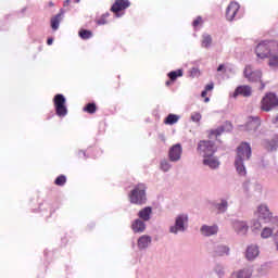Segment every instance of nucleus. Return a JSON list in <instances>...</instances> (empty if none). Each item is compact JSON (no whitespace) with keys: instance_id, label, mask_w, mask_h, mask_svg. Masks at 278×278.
<instances>
[{"instance_id":"obj_53","label":"nucleus","mask_w":278,"mask_h":278,"mask_svg":"<svg viewBox=\"0 0 278 278\" xmlns=\"http://www.w3.org/2000/svg\"><path fill=\"white\" fill-rule=\"evenodd\" d=\"M276 251H278V240L275 241Z\"/></svg>"},{"instance_id":"obj_20","label":"nucleus","mask_w":278,"mask_h":278,"mask_svg":"<svg viewBox=\"0 0 278 278\" xmlns=\"http://www.w3.org/2000/svg\"><path fill=\"white\" fill-rule=\"evenodd\" d=\"M151 214H153V207L146 206L138 212V217L140 220L149 223V220H151Z\"/></svg>"},{"instance_id":"obj_55","label":"nucleus","mask_w":278,"mask_h":278,"mask_svg":"<svg viewBox=\"0 0 278 278\" xmlns=\"http://www.w3.org/2000/svg\"><path fill=\"white\" fill-rule=\"evenodd\" d=\"M264 87H265V85H264V83H262L261 90H264Z\"/></svg>"},{"instance_id":"obj_3","label":"nucleus","mask_w":278,"mask_h":278,"mask_svg":"<svg viewBox=\"0 0 278 278\" xmlns=\"http://www.w3.org/2000/svg\"><path fill=\"white\" fill-rule=\"evenodd\" d=\"M128 199L132 205H147V185L142 182L135 185L128 193Z\"/></svg>"},{"instance_id":"obj_29","label":"nucleus","mask_w":278,"mask_h":278,"mask_svg":"<svg viewBox=\"0 0 278 278\" xmlns=\"http://www.w3.org/2000/svg\"><path fill=\"white\" fill-rule=\"evenodd\" d=\"M61 21H62V13H59L51 18L50 23H51V28L53 29V31H58V29H60Z\"/></svg>"},{"instance_id":"obj_57","label":"nucleus","mask_w":278,"mask_h":278,"mask_svg":"<svg viewBox=\"0 0 278 278\" xmlns=\"http://www.w3.org/2000/svg\"><path fill=\"white\" fill-rule=\"evenodd\" d=\"M81 0H76V3H79Z\"/></svg>"},{"instance_id":"obj_24","label":"nucleus","mask_w":278,"mask_h":278,"mask_svg":"<svg viewBox=\"0 0 278 278\" xmlns=\"http://www.w3.org/2000/svg\"><path fill=\"white\" fill-rule=\"evenodd\" d=\"M215 207L219 214H225V212L229 210V199L222 198L219 202L215 205Z\"/></svg>"},{"instance_id":"obj_18","label":"nucleus","mask_w":278,"mask_h":278,"mask_svg":"<svg viewBox=\"0 0 278 278\" xmlns=\"http://www.w3.org/2000/svg\"><path fill=\"white\" fill-rule=\"evenodd\" d=\"M231 129H233V127L231 126V123L226 122L224 125L219 126L218 128L211 130L210 138H212V136H214L215 138H218V136H220L222 134H225V131H231Z\"/></svg>"},{"instance_id":"obj_10","label":"nucleus","mask_w":278,"mask_h":278,"mask_svg":"<svg viewBox=\"0 0 278 278\" xmlns=\"http://www.w3.org/2000/svg\"><path fill=\"white\" fill-rule=\"evenodd\" d=\"M231 227L237 236L249 233V224L242 219H231Z\"/></svg>"},{"instance_id":"obj_52","label":"nucleus","mask_w":278,"mask_h":278,"mask_svg":"<svg viewBox=\"0 0 278 278\" xmlns=\"http://www.w3.org/2000/svg\"><path fill=\"white\" fill-rule=\"evenodd\" d=\"M68 3H71V0H65L64 5H68Z\"/></svg>"},{"instance_id":"obj_12","label":"nucleus","mask_w":278,"mask_h":278,"mask_svg":"<svg viewBox=\"0 0 278 278\" xmlns=\"http://www.w3.org/2000/svg\"><path fill=\"white\" fill-rule=\"evenodd\" d=\"M243 75L245 77V79L250 80V81H261L262 80V71L256 70L253 71V66L251 65H247L243 72Z\"/></svg>"},{"instance_id":"obj_36","label":"nucleus","mask_w":278,"mask_h":278,"mask_svg":"<svg viewBox=\"0 0 278 278\" xmlns=\"http://www.w3.org/2000/svg\"><path fill=\"white\" fill-rule=\"evenodd\" d=\"M55 186H64L66 184V176L61 175L54 180Z\"/></svg>"},{"instance_id":"obj_2","label":"nucleus","mask_w":278,"mask_h":278,"mask_svg":"<svg viewBox=\"0 0 278 278\" xmlns=\"http://www.w3.org/2000/svg\"><path fill=\"white\" fill-rule=\"evenodd\" d=\"M255 53L257 58L264 60L266 58L274 60L277 58L278 53V42L277 41H262L256 46Z\"/></svg>"},{"instance_id":"obj_17","label":"nucleus","mask_w":278,"mask_h":278,"mask_svg":"<svg viewBox=\"0 0 278 278\" xmlns=\"http://www.w3.org/2000/svg\"><path fill=\"white\" fill-rule=\"evenodd\" d=\"M151 242H153V238H151V236H149V235H143L138 238L137 247H138L139 251H144V250L149 249V247H151Z\"/></svg>"},{"instance_id":"obj_51","label":"nucleus","mask_w":278,"mask_h":278,"mask_svg":"<svg viewBox=\"0 0 278 278\" xmlns=\"http://www.w3.org/2000/svg\"><path fill=\"white\" fill-rule=\"evenodd\" d=\"M81 155H83L84 157H86V152H85V151H80V152H79V156L81 157Z\"/></svg>"},{"instance_id":"obj_38","label":"nucleus","mask_w":278,"mask_h":278,"mask_svg":"<svg viewBox=\"0 0 278 278\" xmlns=\"http://www.w3.org/2000/svg\"><path fill=\"white\" fill-rule=\"evenodd\" d=\"M108 16H110V13H105L97 21L98 25H108Z\"/></svg>"},{"instance_id":"obj_21","label":"nucleus","mask_w":278,"mask_h":278,"mask_svg":"<svg viewBox=\"0 0 278 278\" xmlns=\"http://www.w3.org/2000/svg\"><path fill=\"white\" fill-rule=\"evenodd\" d=\"M230 251L231 250L229 249V245L225 244H217L214 248V254L216 255V257L229 256Z\"/></svg>"},{"instance_id":"obj_25","label":"nucleus","mask_w":278,"mask_h":278,"mask_svg":"<svg viewBox=\"0 0 278 278\" xmlns=\"http://www.w3.org/2000/svg\"><path fill=\"white\" fill-rule=\"evenodd\" d=\"M264 147L268 150V151H277L278 149V135H276L271 141H264Z\"/></svg>"},{"instance_id":"obj_1","label":"nucleus","mask_w":278,"mask_h":278,"mask_svg":"<svg viewBox=\"0 0 278 278\" xmlns=\"http://www.w3.org/2000/svg\"><path fill=\"white\" fill-rule=\"evenodd\" d=\"M252 151H251V144L248 142H242L237 148V156L235 159V168L241 177H244L247 175V166H244V162L251 160Z\"/></svg>"},{"instance_id":"obj_15","label":"nucleus","mask_w":278,"mask_h":278,"mask_svg":"<svg viewBox=\"0 0 278 278\" xmlns=\"http://www.w3.org/2000/svg\"><path fill=\"white\" fill-rule=\"evenodd\" d=\"M262 125V121L258 116H251L248 119V123L245 125L247 131H250L251 134H254V131H257L260 129V126Z\"/></svg>"},{"instance_id":"obj_54","label":"nucleus","mask_w":278,"mask_h":278,"mask_svg":"<svg viewBox=\"0 0 278 278\" xmlns=\"http://www.w3.org/2000/svg\"><path fill=\"white\" fill-rule=\"evenodd\" d=\"M204 102H205V103H210V98H205V99H204Z\"/></svg>"},{"instance_id":"obj_9","label":"nucleus","mask_w":278,"mask_h":278,"mask_svg":"<svg viewBox=\"0 0 278 278\" xmlns=\"http://www.w3.org/2000/svg\"><path fill=\"white\" fill-rule=\"evenodd\" d=\"M184 154V148L181 147V143H176L172 146L168 150V159L170 162H174V164H177V162L181 161V155Z\"/></svg>"},{"instance_id":"obj_16","label":"nucleus","mask_w":278,"mask_h":278,"mask_svg":"<svg viewBox=\"0 0 278 278\" xmlns=\"http://www.w3.org/2000/svg\"><path fill=\"white\" fill-rule=\"evenodd\" d=\"M200 233L205 238H210L212 236H216L218 233V225L214 224L210 225H202L200 228Z\"/></svg>"},{"instance_id":"obj_37","label":"nucleus","mask_w":278,"mask_h":278,"mask_svg":"<svg viewBox=\"0 0 278 278\" xmlns=\"http://www.w3.org/2000/svg\"><path fill=\"white\" fill-rule=\"evenodd\" d=\"M262 229V224L257 219L252 220V231H260Z\"/></svg>"},{"instance_id":"obj_13","label":"nucleus","mask_w":278,"mask_h":278,"mask_svg":"<svg viewBox=\"0 0 278 278\" xmlns=\"http://www.w3.org/2000/svg\"><path fill=\"white\" fill-rule=\"evenodd\" d=\"M258 218L264 220V223H270L273 220V212L267 204H261L257 207Z\"/></svg>"},{"instance_id":"obj_28","label":"nucleus","mask_w":278,"mask_h":278,"mask_svg":"<svg viewBox=\"0 0 278 278\" xmlns=\"http://www.w3.org/2000/svg\"><path fill=\"white\" fill-rule=\"evenodd\" d=\"M212 42H213L212 35L210 34L202 35L201 47L203 49H210V47H212Z\"/></svg>"},{"instance_id":"obj_34","label":"nucleus","mask_w":278,"mask_h":278,"mask_svg":"<svg viewBox=\"0 0 278 278\" xmlns=\"http://www.w3.org/2000/svg\"><path fill=\"white\" fill-rule=\"evenodd\" d=\"M215 274L217 277L223 278L225 277V266L217 264L214 268Z\"/></svg>"},{"instance_id":"obj_23","label":"nucleus","mask_w":278,"mask_h":278,"mask_svg":"<svg viewBox=\"0 0 278 278\" xmlns=\"http://www.w3.org/2000/svg\"><path fill=\"white\" fill-rule=\"evenodd\" d=\"M251 87L250 86H239L237 87V89L235 90L232 97H238L239 94H241L242 97H251Z\"/></svg>"},{"instance_id":"obj_22","label":"nucleus","mask_w":278,"mask_h":278,"mask_svg":"<svg viewBox=\"0 0 278 278\" xmlns=\"http://www.w3.org/2000/svg\"><path fill=\"white\" fill-rule=\"evenodd\" d=\"M257 255H260V248H257V245L248 247L247 253H245L247 260H249L250 262H253V260H255Z\"/></svg>"},{"instance_id":"obj_14","label":"nucleus","mask_w":278,"mask_h":278,"mask_svg":"<svg viewBox=\"0 0 278 278\" xmlns=\"http://www.w3.org/2000/svg\"><path fill=\"white\" fill-rule=\"evenodd\" d=\"M202 163L203 166H207L211 170H218L220 168V161L214 154L204 156Z\"/></svg>"},{"instance_id":"obj_31","label":"nucleus","mask_w":278,"mask_h":278,"mask_svg":"<svg viewBox=\"0 0 278 278\" xmlns=\"http://www.w3.org/2000/svg\"><path fill=\"white\" fill-rule=\"evenodd\" d=\"M273 233H275V226L265 227L261 232V238L266 240V239L270 238V236H273Z\"/></svg>"},{"instance_id":"obj_30","label":"nucleus","mask_w":278,"mask_h":278,"mask_svg":"<svg viewBox=\"0 0 278 278\" xmlns=\"http://www.w3.org/2000/svg\"><path fill=\"white\" fill-rule=\"evenodd\" d=\"M167 77H169L170 81H177L178 77H184V70L172 71L167 74Z\"/></svg>"},{"instance_id":"obj_33","label":"nucleus","mask_w":278,"mask_h":278,"mask_svg":"<svg viewBox=\"0 0 278 278\" xmlns=\"http://www.w3.org/2000/svg\"><path fill=\"white\" fill-rule=\"evenodd\" d=\"M178 121H179V116L175 114H169L165 118V125H175V123H177Z\"/></svg>"},{"instance_id":"obj_6","label":"nucleus","mask_w":278,"mask_h":278,"mask_svg":"<svg viewBox=\"0 0 278 278\" xmlns=\"http://www.w3.org/2000/svg\"><path fill=\"white\" fill-rule=\"evenodd\" d=\"M197 151L201 157H207L216 153V144L212 140H201L198 143Z\"/></svg>"},{"instance_id":"obj_44","label":"nucleus","mask_w":278,"mask_h":278,"mask_svg":"<svg viewBox=\"0 0 278 278\" xmlns=\"http://www.w3.org/2000/svg\"><path fill=\"white\" fill-rule=\"evenodd\" d=\"M251 182L250 181H245L244 184H243V188H244V190H245V192H249V189L251 188Z\"/></svg>"},{"instance_id":"obj_32","label":"nucleus","mask_w":278,"mask_h":278,"mask_svg":"<svg viewBox=\"0 0 278 278\" xmlns=\"http://www.w3.org/2000/svg\"><path fill=\"white\" fill-rule=\"evenodd\" d=\"M78 36L81 38V40H90V38H92V31L81 29L79 30Z\"/></svg>"},{"instance_id":"obj_27","label":"nucleus","mask_w":278,"mask_h":278,"mask_svg":"<svg viewBox=\"0 0 278 278\" xmlns=\"http://www.w3.org/2000/svg\"><path fill=\"white\" fill-rule=\"evenodd\" d=\"M237 278H251L253 277V269L245 267L236 273Z\"/></svg>"},{"instance_id":"obj_26","label":"nucleus","mask_w":278,"mask_h":278,"mask_svg":"<svg viewBox=\"0 0 278 278\" xmlns=\"http://www.w3.org/2000/svg\"><path fill=\"white\" fill-rule=\"evenodd\" d=\"M160 168L163 173H168L173 168V161L170 159H162L160 161Z\"/></svg>"},{"instance_id":"obj_49","label":"nucleus","mask_w":278,"mask_h":278,"mask_svg":"<svg viewBox=\"0 0 278 278\" xmlns=\"http://www.w3.org/2000/svg\"><path fill=\"white\" fill-rule=\"evenodd\" d=\"M274 240H275V242H277V240H278V229H277L276 232L274 233Z\"/></svg>"},{"instance_id":"obj_19","label":"nucleus","mask_w":278,"mask_h":278,"mask_svg":"<svg viewBox=\"0 0 278 278\" xmlns=\"http://www.w3.org/2000/svg\"><path fill=\"white\" fill-rule=\"evenodd\" d=\"M131 230L134 233H144L147 231V224L144 220L137 218L131 223Z\"/></svg>"},{"instance_id":"obj_35","label":"nucleus","mask_w":278,"mask_h":278,"mask_svg":"<svg viewBox=\"0 0 278 278\" xmlns=\"http://www.w3.org/2000/svg\"><path fill=\"white\" fill-rule=\"evenodd\" d=\"M84 112H87L88 114H94V112H97V104H94V103H88V104L84 108Z\"/></svg>"},{"instance_id":"obj_41","label":"nucleus","mask_w":278,"mask_h":278,"mask_svg":"<svg viewBox=\"0 0 278 278\" xmlns=\"http://www.w3.org/2000/svg\"><path fill=\"white\" fill-rule=\"evenodd\" d=\"M199 75H200L199 68L192 67L191 71H190V76L191 77H199Z\"/></svg>"},{"instance_id":"obj_5","label":"nucleus","mask_w":278,"mask_h":278,"mask_svg":"<svg viewBox=\"0 0 278 278\" xmlns=\"http://www.w3.org/2000/svg\"><path fill=\"white\" fill-rule=\"evenodd\" d=\"M53 104L56 116H59L60 118H64V116L68 114V108H66V98L64 97V94H55L53 98Z\"/></svg>"},{"instance_id":"obj_40","label":"nucleus","mask_w":278,"mask_h":278,"mask_svg":"<svg viewBox=\"0 0 278 278\" xmlns=\"http://www.w3.org/2000/svg\"><path fill=\"white\" fill-rule=\"evenodd\" d=\"M199 25H203V17L201 16H198L192 23L193 27H199Z\"/></svg>"},{"instance_id":"obj_11","label":"nucleus","mask_w":278,"mask_h":278,"mask_svg":"<svg viewBox=\"0 0 278 278\" xmlns=\"http://www.w3.org/2000/svg\"><path fill=\"white\" fill-rule=\"evenodd\" d=\"M131 5V2L129 0H115L114 4L111 7V12L115 13L116 18H121L123 16V10H127Z\"/></svg>"},{"instance_id":"obj_39","label":"nucleus","mask_w":278,"mask_h":278,"mask_svg":"<svg viewBox=\"0 0 278 278\" xmlns=\"http://www.w3.org/2000/svg\"><path fill=\"white\" fill-rule=\"evenodd\" d=\"M201 118H202V116H201V113H199V112H194L191 114V121L193 123H200Z\"/></svg>"},{"instance_id":"obj_50","label":"nucleus","mask_w":278,"mask_h":278,"mask_svg":"<svg viewBox=\"0 0 278 278\" xmlns=\"http://www.w3.org/2000/svg\"><path fill=\"white\" fill-rule=\"evenodd\" d=\"M201 97H203V98L207 97V91H206V90H203V91L201 92Z\"/></svg>"},{"instance_id":"obj_42","label":"nucleus","mask_w":278,"mask_h":278,"mask_svg":"<svg viewBox=\"0 0 278 278\" xmlns=\"http://www.w3.org/2000/svg\"><path fill=\"white\" fill-rule=\"evenodd\" d=\"M269 66L278 68V56L269 60Z\"/></svg>"},{"instance_id":"obj_4","label":"nucleus","mask_w":278,"mask_h":278,"mask_svg":"<svg viewBox=\"0 0 278 278\" xmlns=\"http://www.w3.org/2000/svg\"><path fill=\"white\" fill-rule=\"evenodd\" d=\"M188 225V215L179 214L175 217L174 225L169 226V233L177 236L178 233H184Z\"/></svg>"},{"instance_id":"obj_8","label":"nucleus","mask_w":278,"mask_h":278,"mask_svg":"<svg viewBox=\"0 0 278 278\" xmlns=\"http://www.w3.org/2000/svg\"><path fill=\"white\" fill-rule=\"evenodd\" d=\"M242 16L240 13V3L232 1L226 9V18L227 21H238Z\"/></svg>"},{"instance_id":"obj_48","label":"nucleus","mask_w":278,"mask_h":278,"mask_svg":"<svg viewBox=\"0 0 278 278\" xmlns=\"http://www.w3.org/2000/svg\"><path fill=\"white\" fill-rule=\"evenodd\" d=\"M47 45H49V46L53 45V38H48Z\"/></svg>"},{"instance_id":"obj_43","label":"nucleus","mask_w":278,"mask_h":278,"mask_svg":"<svg viewBox=\"0 0 278 278\" xmlns=\"http://www.w3.org/2000/svg\"><path fill=\"white\" fill-rule=\"evenodd\" d=\"M271 124L278 127V113L271 118Z\"/></svg>"},{"instance_id":"obj_7","label":"nucleus","mask_w":278,"mask_h":278,"mask_svg":"<svg viewBox=\"0 0 278 278\" xmlns=\"http://www.w3.org/2000/svg\"><path fill=\"white\" fill-rule=\"evenodd\" d=\"M275 108H278L277 94L269 92L262 100V110L264 112H270V110H275Z\"/></svg>"},{"instance_id":"obj_58","label":"nucleus","mask_w":278,"mask_h":278,"mask_svg":"<svg viewBox=\"0 0 278 278\" xmlns=\"http://www.w3.org/2000/svg\"><path fill=\"white\" fill-rule=\"evenodd\" d=\"M258 189L261 190L262 189V187L258 185Z\"/></svg>"},{"instance_id":"obj_45","label":"nucleus","mask_w":278,"mask_h":278,"mask_svg":"<svg viewBox=\"0 0 278 278\" xmlns=\"http://www.w3.org/2000/svg\"><path fill=\"white\" fill-rule=\"evenodd\" d=\"M204 90H205L206 92H207L208 90H214V84H208V85H206Z\"/></svg>"},{"instance_id":"obj_47","label":"nucleus","mask_w":278,"mask_h":278,"mask_svg":"<svg viewBox=\"0 0 278 278\" xmlns=\"http://www.w3.org/2000/svg\"><path fill=\"white\" fill-rule=\"evenodd\" d=\"M274 220H275L274 227L275 229H278V216H276Z\"/></svg>"},{"instance_id":"obj_46","label":"nucleus","mask_w":278,"mask_h":278,"mask_svg":"<svg viewBox=\"0 0 278 278\" xmlns=\"http://www.w3.org/2000/svg\"><path fill=\"white\" fill-rule=\"evenodd\" d=\"M225 71V65L220 64L218 67H217V72L220 73Z\"/></svg>"},{"instance_id":"obj_56","label":"nucleus","mask_w":278,"mask_h":278,"mask_svg":"<svg viewBox=\"0 0 278 278\" xmlns=\"http://www.w3.org/2000/svg\"><path fill=\"white\" fill-rule=\"evenodd\" d=\"M166 86H170V80H167V81H166Z\"/></svg>"}]
</instances>
